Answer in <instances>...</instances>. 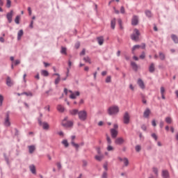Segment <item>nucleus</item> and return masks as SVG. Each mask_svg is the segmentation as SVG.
Instances as JSON below:
<instances>
[{"instance_id": "obj_48", "label": "nucleus", "mask_w": 178, "mask_h": 178, "mask_svg": "<svg viewBox=\"0 0 178 178\" xmlns=\"http://www.w3.org/2000/svg\"><path fill=\"white\" fill-rule=\"evenodd\" d=\"M102 177V178H108V173L106 172H103Z\"/></svg>"}, {"instance_id": "obj_51", "label": "nucleus", "mask_w": 178, "mask_h": 178, "mask_svg": "<svg viewBox=\"0 0 178 178\" xmlns=\"http://www.w3.org/2000/svg\"><path fill=\"white\" fill-rule=\"evenodd\" d=\"M75 48L76 49H79V48H80V42H78L75 44Z\"/></svg>"}, {"instance_id": "obj_2", "label": "nucleus", "mask_w": 178, "mask_h": 178, "mask_svg": "<svg viewBox=\"0 0 178 178\" xmlns=\"http://www.w3.org/2000/svg\"><path fill=\"white\" fill-rule=\"evenodd\" d=\"M140 38V31L138 29H135L134 30V33L131 35V38L133 41H138V38Z\"/></svg>"}, {"instance_id": "obj_19", "label": "nucleus", "mask_w": 178, "mask_h": 178, "mask_svg": "<svg viewBox=\"0 0 178 178\" xmlns=\"http://www.w3.org/2000/svg\"><path fill=\"white\" fill-rule=\"evenodd\" d=\"M162 177L163 178H169V172L166 170L162 171Z\"/></svg>"}, {"instance_id": "obj_22", "label": "nucleus", "mask_w": 178, "mask_h": 178, "mask_svg": "<svg viewBox=\"0 0 178 178\" xmlns=\"http://www.w3.org/2000/svg\"><path fill=\"white\" fill-rule=\"evenodd\" d=\"M6 84L8 86V87H12L13 86V82H12V80L10 79V77L8 76L6 79Z\"/></svg>"}, {"instance_id": "obj_41", "label": "nucleus", "mask_w": 178, "mask_h": 178, "mask_svg": "<svg viewBox=\"0 0 178 178\" xmlns=\"http://www.w3.org/2000/svg\"><path fill=\"white\" fill-rule=\"evenodd\" d=\"M113 149H115V148H113L112 145H107V151H113Z\"/></svg>"}, {"instance_id": "obj_4", "label": "nucleus", "mask_w": 178, "mask_h": 178, "mask_svg": "<svg viewBox=\"0 0 178 178\" xmlns=\"http://www.w3.org/2000/svg\"><path fill=\"white\" fill-rule=\"evenodd\" d=\"M62 126L64 127H72L73 126V122L72 121H67V117L64 118V120L62 121L61 123Z\"/></svg>"}, {"instance_id": "obj_26", "label": "nucleus", "mask_w": 178, "mask_h": 178, "mask_svg": "<svg viewBox=\"0 0 178 178\" xmlns=\"http://www.w3.org/2000/svg\"><path fill=\"white\" fill-rule=\"evenodd\" d=\"M28 148H29V154H33V152L35 151V146L34 145L29 146Z\"/></svg>"}, {"instance_id": "obj_45", "label": "nucleus", "mask_w": 178, "mask_h": 178, "mask_svg": "<svg viewBox=\"0 0 178 178\" xmlns=\"http://www.w3.org/2000/svg\"><path fill=\"white\" fill-rule=\"evenodd\" d=\"M12 5V1L10 0H7L6 6L7 8H10Z\"/></svg>"}, {"instance_id": "obj_47", "label": "nucleus", "mask_w": 178, "mask_h": 178, "mask_svg": "<svg viewBox=\"0 0 178 178\" xmlns=\"http://www.w3.org/2000/svg\"><path fill=\"white\" fill-rule=\"evenodd\" d=\"M59 81H60V76H58L57 79L55 80V84H59Z\"/></svg>"}, {"instance_id": "obj_15", "label": "nucleus", "mask_w": 178, "mask_h": 178, "mask_svg": "<svg viewBox=\"0 0 178 178\" xmlns=\"http://www.w3.org/2000/svg\"><path fill=\"white\" fill-rule=\"evenodd\" d=\"M118 130L116 129H111V137L112 138H116V137H118Z\"/></svg>"}, {"instance_id": "obj_36", "label": "nucleus", "mask_w": 178, "mask_h": 178, "mask_svg": "<svg viewBox=\"0 0 178 178\" xmlns=\"http://www.w3.org/2000/svg\"><path fill=\"white\" fill-rule=\"evenodd\" d=\"M159 58H160L161 60H165V54H163V53H162V52H160Z\"/></svg>"}, {"instance_id": "obj_50", "label": "nucleus", "mask_w": 178, "mask_h": 178, "mask_svg": "<svg viewBox=\"0 0 178 178\" xmlns=\"http://www.w3.org/2000/svg\"><path fill=\"white\" fill-rule=\"evenodd\" d=\"M152 170H153L154 173H155L156 175H158V168H153Z\"/></svg>"}, {"instance_id": "obj_39", "label": "nucleus", "mask_w": 178, "mask_h": 178, "mask_svg": "<svg viewBox=\"0 0 178 178\" xmlns=\"http://www.w3.org/2000/svg\"><path fill=\"white\" fill-rule=\"evenodd\" d=\"M145 15H146V16H147V17H152V13L149 10H146Z\"/></svg>"}, {"instance_id": "obj_35", "label": "nucleus", "mask_w": 178, "mask_h": 178, "mask_svg": "<svg viewBox=\"0 0 178 178\" xmlns=\"http://www.w3.org/2000/svg\"><path fill=\"white\" fill-rule=\"evenodd\" d=\"M62 144L66 147L67 148V147H69V143H67V140H63L62 141Z\"/></svg>"}, {"instance_id": "obj_7", "label": "nucleus", "mask_w": 178, "mask_h": 178, "mask_svg": "<svg viewBox=\"0 0 178 178\" xmlns=\"http://www.w3.org/2000/svg\"><path fill=\"white\" fill-rule=\"evenodd\" d=\"M118 161H120V162H123L124 166L127 167L129 166V159L128 158H124L122 159V157H118Z\"/></svg>"}, {"instance_id": "obj_38", "label": "nucleus", "mask_w": 178, "mask_h": 178, "mask_svg": "<svg viewBox=\"0 0 178 178\" xmlns=\"http://www.w3.org/2000/svg\"><path fill=\"white\" fill-rule=\"evenodd\" d=\"M22 95H26L27 97H33V93L31 92H23L22 93Z\"/></svg>"}, {"instance_id": "obj_44", "label": "nucleus", "mask_w": 178, "mask_h": 178, "mask_svg": "<svg viewBox=\"0 0 178 178\" xmlns=\"http://www.w3.org/2000/svg\"><path fill=\"white\" fill-rule=\"evenodd\" d=\"M111 81H112V78L111 76H107L106 79V83H111Z\"/></svg>"}, {"instance_id": "obj_8", "label": "nucleus", "mask_w": 178, "mask_h": 178, "mask_svg": "<svg viewBox=\"0 0 178 178\" xmlns=\"http://www.w3.org/2000/svg\"><path fill=\"white\" fill-rule=\"evenodd\" d=\"M115 144L116 145H122L124 144V139L122 137L117 138L115 140Z\"/></svg>"}, {"instance_id": "obj_63", "label": "nucleus", "mask_w": 178, "mask_h": 178, "mask_svg": "<svg viewBox=\"0 0 178 178\" xmlns=\"http://www.w3.org/2000/svg\"><path fill=\"white\" fill-rule=\"evenodd\" d=\"M80 55H86V49H83L81 52Z\"/></svg>"}, {"instance_id": "obj_31", "label": "nucleus", "mask_w": 178, "mask_h": 178, "mask_svg": "<svg viewBox=\"0 0 178 178\" xmlns=\"http://www.w3.org/2000/svg\"><path fill=\"white\" fill-rule=\"evenodd\" d=\"M57 110L58 112H63L65 111V108L62 105H58Z\"/></svg>"}, {"instance_id": "obj_1", "label": "nucleus", "mask_w": 178, "mask_h": 178, "mask_svg": "<svg viewBox=\"0 0 178 178\" xmlns=\"http://www.w3.org/2000/svg\"><path fill=\"white\" fill-rule=\"evenodd\" d=\"M108 115H118L119 113V106H112L108 109Z\"/></svg>"}, {"instance_id": "obj_55", "label": "nucleus", "mask_w": 178, "mask_h": 178, "mask_svg": "<svg viewBox=\"0 0 178 178\" xmlns=\"http://www.w3.org/2000/svg\"><path fill=\"white\" fill-rule=\"evenodd\" d=\"M113 127L114 128L113 129L118 130L119 126L118 125V124H114Z\"/></svg>"}, {"instance_id": "obj_56", "label": "nucleus", "mask_w": 178, "mask_h": 178, "mask_svg": "<svg viewBox=\"0 0 178 178\" xmlns=\"http://www.w3.org/2000/svg\"><path fill=\"white\" fill-rule=\"evenodd\" d=\"M152 126H154V127L156 126V122L155 121V120H152Z\"/></svg>"}, {"instance_id": "obj_14", "label": "nucleus", "mask_w": 178, "mask_h": 178, "mask_svg": "<svg viewBox=\"0 0 178 178\" xmlns=\"http://www.w3.org/2000/svg\"><path fill=\"white\" fill-rule=\"evenodd\" d=\"M4 124L7 127H9V126H10V119H9V113L6 114V120H5Z\"/></svg>"}, {"instance_id": "obj_23", "label": "nucleus", "mask_w": 178, "mask_h": 178, "mask_svg": "<svg viewBox=\"0 0 178 178\" xmlns=\"http://www.w3.org/2000/svg\"><path fill=\"white\" fill-rule=\"evenodd\" d=\"M115 26H116V19L113 18L111 22V27L113 30H115Z\"/></svg>"}, {"instance_id": "obj_10", "label": "nucleus", "mask_w": 178, "mask_h": 178, "mask_svg": "<svg viewBox=\"0 0 178 178\" xmlns=\"http://www.w3.org/2000/svg\"><path fill=\"white\" fill-rule=\"evenodd\" d=\"M40 126H42L44 130H49V124L47 122H41L39 121Z\"/></svg>"}, {"instance_id": "obj_32", "label": "nucleus", "mask_w": 178, "mask_h": 178, "mask_svg": "<svg viewBox=\"0 0 178 178\" xmlns=\"http://www.w3.org/2000/svg\"><path fill=\"white\" fill-rule=\"evenodd\" d=\"M67 51V49L66 47H61V54H63V55H67V52L66 51Z\"/></svg>"}, {"instance_id": "obj_62", "label": "nucleus", "mask_w": 178, "mask_h": 178, "mask_svg": "<svg viewBox=\"0 0 178 178\" xmlns=\"http://www.w3.org/2000/svg\"><path fill=\"white\" fill-rule=\"evenodd\" d=\"M114 12L116 13V15H119V10H116V8L113 7Z\"/></svg>"}, {"instance_id": "obj_61", "label": "nucleus", "mask_w": 178, "mask_h": 178, "mask_svg": "<svg viewBox=\"0 0 178 178\" xmlns=\"http://www.w3.org/2000/svg\"><path fill=\"white\" fill-rule=\"evenodd\" d=\"M28 12L29 13V16H31V8L30 7L28 8Z\"/></svg>"}, {"instance_id": "obj_58", "label": "nucleus", "mask_w": 178, "mask_h": 178, "mask_svg": "<svg viewBox=\"0 0 178 178\" xmlns=\"http://www.w3.org/2000/svg\"><path fill=\"white\" fill-rule=\"evenodd\" d=\"M15 65H20V60H16L15 62Z\"/></svg>"}, {"instance_id": "obj_13", "label": "nucleus", "mask_w": 178, "mask_h": 178, "mask_svg": "<svg viewBox=\"0 0 178 178\" xmlns=\"http://www.w3.org/2000/svg\"><path fill=\"white\" fill-rule=\"evenodd\" d=\"M132 26H137L138 24V17L134 16L131 21Z\"/></svg>"}, {"instance_id": "obj_42", "label": "nucleus", "mask_w": 178, "mask_h": 178, "mask_svg": "<svg viewBox=\"0 0 178 178\" xmlns=\"http://www.w3.org/2000/svg\"><path fill=\"white\" fill-rule=\"evenodd\" d=\"M106 140H107V145H110L111 144H112V140H111V138L109 136L106 137Z\"/></svg>"}, {"instance_id": "obj_11", "label": "nucleus", "mask_w": 178, "mask_h": 178, "mask_svg": "<svg viewBox=\"0 0 178 178\" xmlns=\"http://www.w3.org/2000/svg\"><path fill=\"white\" fill-rule=\"evenodd\" d=\"M71 138H72V141H71L72 145H73V147L76 148V149H79V147H80V145H79V144L74 143V140L76 139V136H72L71 137Z\"/></svg>"}, {"instance_id": "obj_25", "label": "nucleus", "mask_w": 178, "mask_h": 178, "mask_svg": "<svg viewBox=\"0 0 178 178\" xmlns=\"http://www.w3.org/2000/svg\"><path fill=\"white\" fill-rule=\"evenodd\" d=\"M79 112L80 111H79L78 109H73V110L70 111V115H72L73 116H74L75 115H79Z\"/></svg>"}, {"instance_id": "obj_27", "label": "nucleus", "mask_w": 178, "mask_h": 178, "mask_svg": "<svg viewBox=\"0 0 178 178\" xmlns=\"http://www.w3.org/2000/svg\"><path fill=\"white\" fill-rule=\"evenodd\" d=\"M41 74H42V76H44V77H48V76H49V72H48V71H47L45 70H42L41 71Z\"/></svg>"}, {"instance_id": "obj_37", "label": "nucleus", "mask_w": 178, "mask_h": 178, "mask_svg": "<svg viewBox=\"0 0 178 178\" xmlns=\"http://www.w3.org/2000/svg\"><path fill=\"white\" fill-rule=\"evenodd\" d=\"M83 60H85V62H88V63L91 64V59L88 56L83 58Z\"/></svg>"}, {"instance_id": "obj_17", "label": "nucleus", "mask_w": 178, "mask_h": 178, "mask_svg": "<svg viewBox=\"0 0 178 178\" xmlns=\"http://www.w3.org/2000/svg\"><path fill=\"white\" fill-rule=\"evenodd\" d=\"M160 92H161V95L162 99H166V97H165V88L163 86L161 87Z\"/></svg>"}, {"instance_id": "obj_53", "label": "nucleus", "mask_w": 178, "mask_h": 178, "mask_svg": "<svg viewBox=\"0 0 178 178\" xmlns=\"http://www.w3.org/2000/svg\"><path fill=\"white\" fill-rule=\"evenodd\" d=\"M120 13L124 14V7L122 6L120 8Z\"/></svg>"}, {"instance_id": "obj_49", "label": "nucleus", "mask_w": 178, "mask_h": 178, "mask_svg": "<svg viewBox=\"0 0 178 178\" xmlns=\"http://www.w3.org/2000/svg\"><path fill=\"white\" fill-rule=\"evenodd\" d=\"M152 137L153 138H154V140L156 141V140H158V136H156V134H152Z\"/></svg>"}, {"instance_id": "obj_33", "label": "nucleus", "mask_w": 178, "mask_h": 178, "mask_svg": "<svg viewBox=\"0 0 178 178\" xmlns=\"http://www.w3.org/2000/svg\"><path fill=\"white\" fill-rule=\"evenodd\" d=\"M171 38L173 40V41L177 44L178 42V38H177V36H176L175 35H171Z\"/></svg>"}, {"instance_id": "obj_28", "label": "nucleus", "mask_w": 178, "mask_h": 178, "mask_svg": "<svg viewBox=\"0 0 178 178\" xmlns=\"http://www.w3.org/2000/svg\"><path fill=\"white\" fill-rule=\"evenodd\" d=\"M149 70L150 73H154L155 72V65L154 63H152L149 67Z\"/></svg>"}, {"instance_id": "obj_6", "label": "nucleus", "mask_w": 178, "mask_h": 178, "mask_svg": "<svg viewBox=\"0 0 178 178\" xmlns=\"http://www.w3.org/2000/svg\"><path fill=\"white\" fill-rule=\"evenodd\" d=\"M123 122L124 124H129V123H130V115L129 114L128 112H126L124 114Z\"/></svg>"}, {"instance_id": "obj_43", "label": "nucleus", "mask_w": 178, "mask_h": 178, "mask_svg": "<svg viewBox=\"0 0 178 178\" xmlns=\"http://www.w3.org/2000/svg\"><path fill=\"white\" fill-rule=\"evenodd\" d=\"M136 152H140L141 151V146L140 145H136L135 147Z\"/></svg>"}, {"instance_id": "obj_40", "label": "nucleus", "mask_w": 178, "mask_h": 178, "mask_svg": "<svg viewBox=\"0 0 178 178\" xmlns=\"http://www.w3.org/2000/svg\"><path fill=\"white\" fill-rule=\"evenodd\" d=\"M131 66H132L134 70H137V67H137V64H136V63H133V62H132V63H131Z\"/></svg>"}, {"instance_id": "obj_24", "label": "nucleus", "mask_w": 178, "mask_h": 178, "mask_svg": "<svg viewBox=\"0 0 178 178\" xmlns=\"http://www.w3.org/2000/svg\"><path fill=\"white\" fill-rule=\"evenodd\" d=\"M151 113V111L149 110V108H147L143 113V116L144 118H148V116H149V114Z\"/></svg>"}, {"instance_id": "obj_34", "label": "nucleus", "mask_w": 178, "mask_h": 178, "mask_svg": "<svg viewBox=\"0 0 178 178\" xmlns=\"http://www.w3.org/2000/svg\"><path fill=\"white\" fill-rule=\"evenodd\" d=\"M15 22L16 23V24H19L20 23V15H17L15 17Z\"/></svg>"}, {"instance_id": "obj_12", "label": "nucleus", "mask_w": 178, "mask_h": 178, "mask_svg": "<svg viewBox=\"0 0 178 178\" xmlns=\"http://www.w3.org/2000/svg\"><path fill=\"white\" fill-rule=\"evenodd\" d=\"M6 17L8 20V23H12V17H13V10H11L10 13H7Z\"/></svg>"}, {"instance_id": "obj_16", "label": "nucleus", "mask_w": 178, "mask_h": 178, "mask_svg": "<svg viewBox=\"0 0 178 178\" xmlns=\"http://www.w3.org/2000/svg\"><path fill=\"white\" fill-rule=\"evenodd\" d=\"M138 84L142 90H144V88H145V85L144 84V81H143L141 79H138Z\"/></svg>"}, {"instance_id": "obj_9", "label": "nucleus", "mask_w": 178, "mask_h": 178, "mask_svg": "<svg viewBox=\"0 0 178 178\" xmlns=\"http://www.w3.org/2000/svg\"><path fill=\"white\" fill-rule=\"evenodd\" d=\"M140 48H142V49H145V44H142V45H134L132 48V54H134V51H136V49H140Z\"/></svg>"}, {"instance_id": "obj_30", "label": "nucleus", "mask_w": 178, "mask_h": 178, "mask_svg": "<svg viewBox=\"0 0 178 178\" xmlns=\"http://www.w3.org/2000/svg\"><path fill=\"white\" fill-rule=\"evenodd\" d=\"M165 122L168 123V124H172V122H173V120L170 117H166L165 119Z\"/></svg>"}, {"instance_id": "obj_18", "label": "nucleus", "mask_w": 178, "mask_h": 178, "mask_svg": "<svg viewBox=\"0 0 178 178\" xmlns=\"http://www.w3.org/2000/svg\"><path fill=\"white\" fill-rule=\"evenodd\" d=\"M29 169H30L31 173H33V175L37 174V170H35V165H34L33 164L29 165Z\"/></svg>"}, {"instance_id": "obj_5", "label": "nucleus", "mask_w": 178, "mask_h": 178, "mask_svg": "<svg viewBox=\"0 0 178 178\" xmlns=\"http://www.w3.org/2000/svg\"><path fill=\"white\" fill-rule=\"evenodd\" d=\"M70 98L71 99H76L77 97H80V92L79 91L73 92L72 90H70Z\"/></svg>"}, {"instance_id": "obj_20", "label": "nucleus", "mask_w": 178, "mask_h": 178, "mask_svg": "<svg viewBox=\"0 0 178 178\" xmlns=\"http://www.w3.org/2000/svg\"><path fill=\"white\" fill-rule=\"evenodd\" d=\"M97 40L99 45H102L104 44V36L97 37Z\"/></svg>"}, {"instance_id": "obj_57", "label": "nucleus", "mask_w": 178, "mask_h": 178, "mask_svg": "<svg viewBox=\"0 0 178 178\" xmlns=\"http://www.w3.org/2000/svg\"><path fill=\"white\" fill-rule=\"evenodd\" d=\"M82 163H83V166H87V165H88V163L86 160H83Z\"/></svg>"}, {"instance_id": "obj_3", "label": "nucleus", "mask_w": 178, "mask_h": 178, "mask_svg": "<svg viewBox=\"0 0 178 178\" xmlns=\"http://www.w3.org/2000/svg\"><path fill=\"white\" fill-rule=\"evenodd\" d=\"M79 119L82 122L87 120V111L83 110L78 113Z\"/></svg>"}, {"instance_id": "obj_46", "label": "nucleus", "mask_w": 178, "mask_h": 178, "mask_svg": "<svg viewBox=\"0 0 178 178\" xmlns=\"http://www.w3.org/2000/svg\"><path fill=\"white\" fill-rule=\"evenodd\" d=\"M3 102V96L0 95V106H2V103Z\"/></svg>"}, {"instance_id": "obj_52", "label": "nucleus", "mask_w": 178, "mask_h": 178, "mask_svg": "<svg viewBox=\"0 0 178 178\" xmlns=\"http://www.w3.org/2000/svg\"><path fill=\"white\" fill-rule=\"evenodd\" d=\"M140 59H144L145 58V53L143 52L142 54L140 56Z\"/></svg>"}, {"instance_id": "obj_54", "label": "nucleus", "mask_w": 178, "mask_h": 178, "mask_svg": "<svg viewBox=\"0 0 178 178\" xmlns=\"http://www.w3.org/2000/svg\"><path fill=\"white\" fill-rule=\"evenodd\" d=\"M118 24L120 25V29H123V27H122V19H118Z\"/></svg>"}, {"instance_id": "obj_60", "label": "nucleus", "mask_w": 178, "mask_h": 178, "mask_svg": "<svg viewBox=\"0 0 178 178\" xmlns=\"http://www.w3.org/2000/svg\"><path fill=\"white\" fill-rule=\"evenodd\" d=\"M163 125H164L163 121H161L160 122V127H161V129H162V127H163Z\"/></svg>"}, {"instance_id": "obj_21", "label": "nucleus", "mask_w": 178, "mask_h": 178, "mask_svg": "<svg viewBox=\"0 0 178 178\" xmlns=\"http://www.w3.org/2000/svg\"><path fill=\"white\" fill-rule=\"evenodd\" d=\"M23 34H24L23 29L19 30L17 33V40L19 41H20V40H22V37H23Z\"/></svg>"}, {"instance_id": "obj_64", "label": "nucleus", "mask_w": 178, "mask_h": 178, "mask_svg": "<svg viewBox=\"0 0 178 178\" xmlns=\"http://www.w3.org/2000/svg\"><path fill=\"white\" fill-rule=\"evenodd\" d=\"M57 168H58V169H61L62 165H60V163H57Z\"/></svg>"}, {"instance_id": "obj_29", "label": "nucleus", "mask_w": 178, "mask_h": 178, "mask_svg": "<svg viewBox=\"0 0 178 178\" xmlns=\"http://www.w3.org/2000/svg\"><path fill=\"white\" fill-rule=\"evenodd\" d=\"M95 159H96V161H99L100 162V161L104 159V155H102V154L96 155L95 156Z\"/></svg>"}, {"instance_id": "obj_59", "label": "nucleus", "mask_w": 178, "mask_h": 178, "mask_svg": "<svg viewBox=\"0 0 178 178\" xmlns=\"http://www.w3.org/2000/svg\"><path fill=\"white\" fill-rule=\"evenodd\" d=\"M129 88H130V90H131L132 91H134V86H133V84H130V85H129Z\"/></svg>"}]
</instances>
